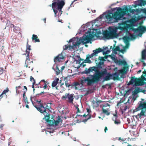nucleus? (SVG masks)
<instances>
[{"label": "nucleus", "mask_w": 146, "mask_h": 146, "mask_svg": "<svg viewBox=\"0 0 146 146\" xmlns=\"http://www.w3.org/2000/svg\"><path fill=\"white\" fill-rule=\"evenodd\" d=\"M138 10V9H133L131 8L128 9L127 7L125 8L124 10L119 8L116 11L113 13L111 11L109 12L106 15L105 17L108 23L117 22L121 19L126 13H130L133 14L135 12H137Z\"/></svg>", "instance_id": "nucleus-1"}, {"label": "nucleus", "mask_w": 146, "mask_h": 146, "mask_svg": "<svg viewBox=\"0 0 146 146\" xmlns=\"http://www.w3.org/2000/svg\"><path fill=\"white\" fill-rule=\"evenodd\" d=\"M103 77V81H108L113 79L114 80L118 79V76L116 73L111 74L110 72H108L107 70V72L106 74L103 75L101 77L97 79H93V77L90 78V77H82V79L80 81L81 84L83 85L86 83L87 86H91L92 84L98 83L102 78Z\"/></svg>", "instance_id": "nucleus-2"}, {"label": "nucleus", "mask_w": 146, "mask_h": 146, "mask_svg": "<svg viewBox=\"0 0 146 146\" xmlns=\"http://www.w3.org/2000/svg\"><path fill=\"white\" fill-rule=\"evenodd\" d=\"M97 66L90 67L89 68H86L82 72V73L88 74L93 71L95 73L93 75H90L89 76L90 78L93 77V79H97L101 77L103 75L106 74L107 72V69L106 68H103L100 71V69L102 68V65H104L103 62L100 61L97 64Z\"/></svg>", "instance_id": "nucleus-3"}, {"label": "nucleus", "mask_w": 146, "mask_h": 146, "mask_svg": "<svg viewBox=\"0 0 146 146\" xmlns=\"http://www.w3.org/2000/svg\"><path fill=\"white\" fill-rule=\"evenodd\" d=\"M34 107L37 110L41 113H43L44 117L43 119H45L49 126L53 125L54 122L53 120L50 119V114L48 113V112L49 109L44 107L41 101H37L36 105L34 106Z\"/></svg>", "instance_id": "nucleus-4"}, {"label": "nucleus", "mask_w": 146, "mask_h": 146, "mask_svg": "<svg viewBox=\"0 0 146 146\" xmlns=\"http://www.w3.org/2000/svg\"><path fill=\"white\" fill-rule=\"evenodd\" d=\"M65 0H54L52 5H49L50 7L52 6L55 17L57 16L56 14L58 11L59 13L60 12V15L62 14L63 12L62 9L65 4Z\"/></svg>", "instance_id": "nucleus-5"}, {"label": "nucleus", "mask_w": 146, "mask_h": 146, "mask_svg": "<svg viewBox=\"0 0 146 146\" xmlns=\"http://www.w3.org/2000/svg\"><path fill=\"white\" fill-rule=\"evenodd\" d=\"M109 30H106L103 33L104 37L106 39H113L117 37L118 35L117 33V29L116 28H112L110 27Z\"/></svg>", "instance_id": "nucleus-6"}, {"label": "nucleus", "mask_w": 146, "mask_h": 146, "mask_svg": "<svg viewBox=\"0 0 146 146\" xmlns=\"http://www.w3.org/2000/svg\"><path fill=\"white\" fill-rule=\"evenodd\" d=\"M69 42L72 43V45L70 44L65 45L63 47L64 50H66L68 49L69 50L72 51L75 50V48H76L80 44V42L78 41V39L76 38L70 39Z\"/></svg>", "instance_id": "nucleus-7"}, {"label": "nucleus", "mask_w": 146, "mask_h": 146, "mask_svg": "<svg viewBox=\"0 0 146 146\" xmlns=\"http://www.w3.org/2000/svg\"><path fill=\"white\" fill-rule=\"evenodd\" d=\"M102 51L103 50L100 48L96 49L95 50H93V53L90 55L89 54L87 55L86 59L84 60V61L81 63L80 65H82L83 67H84L86 66V64H84V63H91L92 62L90 60V58H91L94 56H97L98 53L102 52Z\"/></svg>", "instance_id": "nucleus-8"}, {"label": "nucleus", "mask_w": 146, "mask_h": 146, "mask_svg": "<svg viewBox=\"0 0 146 146\" xmlns=\"http://www.w3.org/2000/svg\"><path fill=\"white\" fill-rule=\"evenodd\" d=\"M94 35L91 34L87 35L86 36H83L82 38L78 39V41L80 42V44L82 43L83 44L88 43L93 37Z\"/></svg>", "instance_id": "nucleus-9"}, {"label": "nucleus", "mask_w": 146, "mask_h": 146, "mask_svg": "<svg viewBox=\"0 0 146 146\" xmlns=\"http://www.w3.org/2000/svg\"><path fill=\"white\" fill-rule=\"evenodd\" d=\"M74 95L73 94H70L69 93H66L64 95L62 96V99L66 100L68 102L73 103Z\"/></svg>", "instance_id": "nucleus-10"}, {"label": "nucleus", "mask_w": 146, "mask_h": 146, "mask_svg": "<svg viewBox=\"0 0 146 146\" xmlns=\"http://www.w3.org/2000/svg\"><path fill=\"white\" fill-rule=\"evenodd\" d=\"M140 80V79L135 78V77H132L131 80L128 83V85L133 84H134L136 86L143 85V83H140L139 81Z\"/></svg>", "instance_id": "nucleus-11"}, {"label": "nucleus", "mask_w": 146, "mask_h": 146, "mask_svg": "<svg viewBox=\"0 0 146 146\" xmlns=\"http://www.w3.org/2000/svg\"><path fill=\"white\" fill-rule=\"evenodd\" d=\"M29 56L27 55L25 63V66L26 68L28 67L30 68L32 67L33 66V61L29 59Z\"/></svg>", "instance_id": "nucleus-12"}, {"label": "nucleus", "mask_w": 146, "mask_h": 146, "mask_svg": "<svg viewBox=\"0 0 146 146\" xmlns=\"http://www.w3.org/2000/svg\"><path fill=\"white\" fill-rule=\"evenodd\" d=\"M64 56L62 54H59L57 56H56L54 59L55 62H58L61 61L62 60L64 59Z\"/></svg>", "instance_id": "nucleus-13"}, {"label": "nucleus", "mask_w": 146, "mask_h": 146, "mask_svg": "<svg viewBox=\"0 0 146 146\" xmlns=\"http://www.w3.org/2000/svg\"><path fill=\"white\" fill-rule=\"evenodd\" d=\"M31 50V46L28 44V42H27L26 45V53L25 54V55H27L28 56H29V55L31 56H32V53H30V51Z\"/></svg>", "instance_id": "nucleus-14"}, {"label": "nucleus", "mask_w": 146, "mask_h": 146, "mask_svg": "<svg viewBox=\"0 0 146 146\" xmlns=\"http://www.w3.org/2000/svg\"><path fill=\"white\" fill-rule=\"evenodd\" d=\"M133 31L135 33L139 31L143 32L146 31V28L143 26H139L137 29H134Z\"/></svg>", "instance_id": "nucleus-15"}, {"label": "nucleus", "mask_w": 146, "mask_h": 146, "mask_svg": "<svg viewBox=\"0 0 146 146\" xmlns=\"http://www.w3.org/2000/svg\"><path fill=\"white\" fill-rule=\"evenodd\" d=\"M9 91V90L8 88H7L6 90H4L2 94L0 95V98H1L3 97H5V98H6L7 96L6 94Z\"/></svg>", "instance_id": "nucleus-16"}, {"label": "nucleus", "mask_w": 146, "mask_h": 146, "mask_svg": "<svg viewBox=\"0 0 146 146\" xmlns=\"http://www.w3.org/2000/svg\"><path fill=\"white\" fill-rule=\"evenodd\" d=\"M141 90L139 88L137 87L135 88L133 92V94L135 95L137 94L138 93L140 92H144L145 91L144 90L142 91H141Z\"/></svg>", "instance_id": "nucleus-17"}, {"label": "nucleus", "mask_w": 146, "mask_h": 146, "mask_svg": "<svg viewBox=\"0 0 146 146\" xmlns=\"http://www.w3.org/2000/svg\"><path fill=\"white\" fill-rule=\"evenodd\" d=\"M59 80V79L58 78H56V79L53 81L52 84V87H55L57 84L58 83V82Z\"/></svg>", "instance_id": "nucleus-18"}, {"label": "nucleus", "mask_w": 146, "mask_h": 146, "mask_svg": "<svg viewBox=\"0 0 146 146\" xmlns=\"http://www.w3.org/2000/svg\"><path fill=\"white\" fill-rule=\"evenodd\" d=\"M32 38V40L33 41L34 40L35 42H39L40 41L39 39L38 38V36L34 34L33 35Z\"/></svg>", "instance_id": "nucleus-19"}, {"label": "nucleus", "mask_w": 146, "mask_h": 146, "mask_svg": "<svg viewBox=\"0 0 146 146\" xmlns=\"http://www.w3.org/2000/svg\"><path fill=\"white\" fill-rule=\"evenodd\" d=\"M112 120L114 121V123L117 125H118L121 123L120 120L117 119V118L115 117H113Z\"/></svg>", "instance_id": "nucleus-20"}, {"label": "nucleus", "mask_w": 146, "mask_h": 146, "mask_svg": "<svg viewBox=\"0 0 146 146\" xmlns=\"http://www.w3.org/2000/svg\"><path fill=\"white\" fill-rule=\"evenodd\" d=\"M130 138L129 137L125 138L122 139L121 140L124 142V143H127L128 144L127 146H133L132 145L129 144V143H127V141H129L130 140Z\"/></svg>", "instance_id": "nucleus-21"}, {"label": "nucleus", "mask_w": 146, "mask_h": 146, "mask_svg": "<svg viewBox=\"0 0 146 146\" xmlns=\"http://www.w3.org/2000/svg\"><path fill=\"white\" fill-rule=\"evenodd\" d=\"M146 57V50H143L142 52V60L145 59Z\"/></svg>", "instance_id": "nucleus-22"}, {"label": "nucleus", "mask_w": 146, "mask_h": 146, "mask_svg": "<svg viewBox=\"0 0 146 146\" xmlns=\"http://www.w3.org/2000/svg\"><path fill=\"white\" fill-rule=\"evenodd\" d=\"M30 80L31 82L33 81L32 88H33V90L34 91L35 90V89H34V85L35 83V81L34 78L32 76H31L30 77Z\"/></svg>", "instance_id": "nucleus-23"}, {"label": "nucleus", "mask_w": 146, "mask_h": 146, "mask_svg": "<svg viewBox=\"0 0 146 146\" xmlns=\"http://www.w3.org/2000/svg\"><path fill=\"white\" fill-rule=\"evenodd\" d=\"M13 31L15 33H19L20 28L18 27L15 26L13 29Z\"/></svg>", "instance_id": "nucleus-24"}, {"label": "nucleus", "mask_w": 146, "mask_h": 146, "mask_svg": "<svg viewBox=\"0 0 146 146\" xmlns=\"http://www.w3.org/2000/svg\"><path fill=\"white\" fill-rule=\"evenodd\" d=\"M102 113L106 114L107 115H109L110 114V112L108 111V110L104 109L103 108L102 109Z\"/></svg>", "instance_id": "nucleus-25"}, {"label": "nucleus", "mask_w": 146, "mask_h": 146, "mask_svg": "<svg viewBox=\"0 0 146 146\" xmlns=\"http://www.w3.org/2000/svg\"><path fill=\"white\" fill-rule=\"evenodd\" d=\"M118 62V64L119 65H125L127 64V63L126 62L125 60H119Z\"/></svg>", "instance_id": "nucleus-26"}, {"label": "nucleus", "mask_w": 146, "mask_h": 146, "mask_svg": "<svg viewBox=\"0 0 146 146\" xmlns=\"http://www.w3.org/2000/svg\"><path fill=\"white\" fill-rule=\"evenodd\" d=\"M141 79L140 80V81H141L140 83H143V84H146V82H144L143 81H146V78H145L144 76H143V75H142L141 76Z\"/></svg>", "instance_id": "nucleus-27"}, {"label": "nucleus", "mask_w": 146, "mask_h": 146, "mask_svg": "<svg viewBox=\"0 0 146 146\" xmlns=\"http://www.w3.org/2000/svg\"><path fill=\"white\" fill-rule=\"evenodd\" d=\"M23 73L22 72H17L15 73V76L17 77H21Z\"/></svg>", "instance_id": "nucleus-28"}, {"label": "nucleus", "mask_w": 146, "mask_h": 146, "mask_svg": "<svg viewBox=\"0 0 146 146\" xmlns=\"http://www.w3.org/2000/svg\"><path fill=\"white\" fill-rule=\"evenodd\" d=\"M55 72H56V74L57 75H58L60 73V71L58 65H56V66Z\"/></svg>", "instance_id": "nucleus-29"}, {"label": "nucleus", "mask_w": 146, "mask_h": 146, "mask_svg": "<svg viewBox=\"0 0 146 146\" xmlns=\"http://www.w3.org/2000/svg\"><path fill=\"white\" fill-rule=\"evenodd\" d=\"M129 39V36H125L123 38L124 42H129L128 40Z\"/></svg>", "instance_id": "nucleus-30"}, {"label": "nucleus", "mask_w": 146, "mask_h": 146, "mask_svg": "<svg viewBox=\"0 0 146 146\" xmlns=\"http://www.w3.org/2000/svg\"><path fill=\"white\" fill-rule=\"evenodd\" d=\"M80 85V84L78 82H74L72 85L73 86H74L75 87V88L76 89H77V88L76 87V86H78Z\"/></svg>", "instance_id": "nucleus-31"}, {"label": "nucleus", "mask_w": 146, "mask_h": 146, "mask_svg": "<svg viewBox=\"0 0 146 146\" xmlns=\"http://www.w3.org/2000/svg\"><path fill=\"white\" fill-rule=\"evenodd\" d=\"M138 2H140L139 4V5H144L145 4V2L143 0H139Z\"/></svg>", "instance_id": "nucleus-32"}, {"label": "nucleus", "mask_w": 146, "mask_h": 146, "mask_svg": "<svg viewBox=\"0 0 146 146\" xmlns=\"http://www.w3.org/2000/svg\"><path fill=\"white\" fill-rule=\"evenodd\" d=\"M98 60H100V61L103 62H104V61H105L104 57H101L100 56L99 57Z\"/></svg>", "instance_id": "nucleus-33"}, {"label": "nucleus", "mask_w": 146, "mask_h": 146, "mask_svg": "<svg viewBox=\"0 0 146 146\" xmlns=\"http://www.w3.org/2000/svg\"><path fill=\"white\" fill-rule=\"evenodd\" d=\"M120 47L119 46H116L115 48H113L112 49V51L113 50L114 51H119L120 50Z\"/></svg>", "instance_id": "nucleus-34"}, {"label": "nucleus", "mask_w": 146, "mask_h": 146, "mask_svg": "<svg viewBox=\"0 0 146 146\" xmlns=\"http://www.w3.org/2000/svg\"><path fill=\"white\" fill-rule=\"evenodd\" d=\"M79 105L78 104H76L74 106V107L75 108L77 109V111L76 112V113H80V111L79 110V109L78 108Z\"/></svg>", "instance_id": "nucleus-35"}, {"label": "nucleus", "mask_w": 146, "mask_h": 146, "mask_svg": "<svg viewBox=\"0 0 146 146\" xmlns=\"http://www.w3.org/2000/svg\"><path fill=\"white\" fill-rule=\"evenodd\" d=\"M24 98V101L26 103H27V104H29V102H28V100H27V97H25V98Z\"/></svg>", "instance_id": "nucleus-36"}, {"label": "nucleus", "mask_w": 146, "mask_h": 146, "mask_svg": "<svg viewBox=\"0 0 146 146\" xmlns=\"http://www.w3.org/2000/svg\"><path fill=\"white\" fill-rule=\"evenodd\" d=\"M146 15V9L144 8L143 9H142L141 10Z\"/></svg>", "instance_id": "nucleus-37"}, {"label": "nucleus", "mask_w": 146, "mask_h": 146, "mask_svg": "<svg viewBox=\"0 0 146 146\" xmlns=\"http://www.w3.org/2000/svg\"><path fill=\"white\" fill-rule=\"evenodd\" d=\"M91 117V115H90L89 116V117L87 119H84L83 121H82V122H85L86 121H87L90 119Z\"/></svg>", "instance_id": "nucleus-38"}, {"label": "nucleus", "mask_w": 146, "mask_h": 146, "mask_svg": "<svg viewBox=\"0 0 146 146\" xmlns=\"http://www.w3.org/2000/svg\"><path fill=\"white\" fill-rule=\"evenodd\" d=\"M125 46L124 47L125 48H128L129 46V42H127Z\"/></svg>", "instance_id": "nucleus-39"}, {"label": "nucleus", "mask_w": 146, "mask_h": 146, "mask_svg": "<svg viewBox=\"0 0 146 146\" xmlns=\"http://www.w3.org/2000/svg\"><path fill=\"white\" fill-rule=\"evenodd\" d=\"M143 18V17H142L141 16H137V20H140L141 19H142Z\"/></svg>", "instance_id": "nucleus-40"}, {"label": "nucleus", "mask_w": 146, "mask_h": 146, "mask_svg": "<svg viewBox=\"0 0 146 146\" xmlns=\"http://www.w3.org/2000/svg\"><path fill=\"white\" fill-rule=\"evenodd\" d=\"M4 71L3 68H2L0 70V75L2 74L3 73Z\"/></svg>", "instance_id": "nucleus-41"}, {"label": "nucleus", "mask_w": 146, "mask_h": 146, "mask_svg": "<svg viewBox=\"0 0 146 146\" xmlns=\"http://www.w3.org/2000/svg\"><path fill=\"white\" fill-rule=\"evenodd\" d=\"M87 112H88V113L87 114L88 115L91 112V111L90 110V109L88 108H87L86 109Z\"/></svg>", "instance_id": "nucleus-42"}, {"label": "nucleus", "mask_w": 146, "mask_h": 146, "mask_svg": "<svg viewBox=\"0 0 146 146\" xmlns=\"http://www.w3.org/2000/svg\"><path fill=\"white\" fill-rule=\"evenodd\" d=\"M144 32V31L141 32V31H139V33L138 34V36H141L142 34Z\"/></svg>", "instance_id": "nucleus-43"}, {"label": "nucleus", "mask_w": 146, "mask_h": 146, "mask_svg": "<svg viewBox=\"0 0 146 146\" xmlns=\"http://www.w3.org/2000/svg\"><path fill=\"white\" fill-rule=\"evenodd\" d=\"M46 83H44V86L43 87V88H44V89H45L47 87V86Z\"/></svg>", "instance_id": "nucleus-44"}, {"label": "nucleus", "mask_w": 146, "mask_h": 146, "mask_svg": "<svg viewBox=\"0 0 146 146\" xmlns=\"http://www.w3.org/2000/svg\"><path fill=\"white\" fill-rule=\"evenodd\" d=\"M102 102V101L101 100H98L96 102L98 106L99 105V104L101 103Z\"/></svg>", "instance_id": "nucleus-45"}, {"label": "nucleus", "mask_w": 146, "mask_h": 146, "mask_svg": "<svg viewBox=\"0 0 146 146\" xmlns=\"http://www.w3.org/2000/svg\"><path fill=\"white\" fill-rule=\"evenodd\" d=\"M21 88V86H16L15 88H16V92H17H17H19V91H18L17 90Z\"/></svg>", "instance_id": "nucleus-46"}, {"label": "nucleus", "mask_w": 146, "mask_h": 146, "mask_svg": "<svg viewBox=\"0 0 146 146\" xmlns=\"http://www.w3.org/2000/svg\"><path fill=\"white\" fill-rule=\"evenodd\" d=\"M54 121L55 122V124L56 125H57L59 123V121H55V120H54Z\"/></svg>", "instance_id": "nucleus-47"}, {"label": "nucleus", "mask_w": 146, "mask_h": 146, "mask_svg": "<svg viewBox=\"0 0 146 146\" xmlns=\"http://www.w3.org/2000/svg\"><path fill=\"white\" fill-rule=\"evenodd\" d=\"M113 115L114 117H115L116 118H117V113L116 112V111L115 113L113 114Z\"/></svg>", "instance_id": "nucleus-48"}, {"label": "nucleus", "mask_w": 146, "mask_h": 146, "mask_svg": "<svg viewBox=\"0 0 146 146\" xmlns=\"http://www.w3.org/2000/svg\"><path fill=\"white\" fill-rule=\"evenodd\" d=\"M143 60H141V62H143V66H146V63L144 62V61Z\"/></svg>", "instance_id": "nucleus-49"}, {"label": "nucleus", "mask_w": 146, "mask_h": 146, "mask_svg": "<svg viewBox=\"0 0 146 146\" xmlns=\"http://www.w3.org/2000/svg\"><path fill=\"white\" fill-rule=\"evenodd\" d=\"M127 106H125L124 109H123L124 111H125L127 109Z\"/></svg>", "instance_id": "nucleus-50"}, {"label": "nucleus", "mask_w": 146, "mask_h": 146, "mask_svg": "<svg viewBox=\"0 0 146 146\" xmlns=\"http://www.w3.org/2000/svg\"><path fill=\"white\" fill-rule=\"evenodd\" d=\"M125 51L124 49H120V50L119 51V52H121V53H123L124 51Z\"/></svg>", "instance_id": "nucleus-51"}, {"label": "nucleus", "mask_w": 146, "mask_h": 146, "mask_svg": "<svg viewBox=\"0 0 146 146\" xmlns=\"http://www.w3.org/2000/svg\"><path fill=\"white\" fill-rule=\"evenodd\" d=\"M26 92L25 91H24L23 94V98H25V94Z\"/></svg>", "instance_id": "nucleus-52"}, {"label": "nucleus", "mask_w": 146, "mask_h": 146, "mask_svg": "<svg viewBox=\"0 0 146 146\" xmlns=\"http://www.w3.org/2000/svg\"><path fill=\"white\" fill-rule=\"evenodd\" d=\"M65 85L66 86H67L68 87H70V84H68V83H67L66 82H65Z\"/></svg>", "instance_id": "nucleus-53"}, {"label": "nucleus", "mask_w": 146, "mask_h": 146, "mask_svg": "<svg viewBox=\"0 0 146 146\" xmlns=\"http://www.w3.org/2000/svg\"><path fill=\"white\" fill-rule=\"evenodd\" d=\"M119 60H118L117 59H115L114 60L115 62L116 63H118V62Z\"/></svg>", "instance_id": "nucleus-54"}, {"label": "nucleus", "mask_w": 146, "mask_h": 146, "mask_svg": "<svg viewBox=\"0 0 146 146\" xmlns=\"http://www.w3.org/2000/svg\"><path fill=\"white\" fill-rule=\"evenodd\" d=\"M10 27L11 28L13 27V28H14L15 26L13 24H11V25H10Z\"/></svg>", "instance_id": "nucleus-55"}, {"label": "nucleus", "mask_w": 146, "mask_h": 146, "mask_svg": "<svg viewBox=\"0 0 146 146\" xmlns=\"http://www.w3.org/2000/svg\"><path fill=\"white\" fill-rule=\"evenodd\" d=\"M108 130L107 128L106 127H105L104 129V131L105 133H106V131Z\"/></svg>", "instance_id": "nucleus-56"}, {"label": "nucleus", "mask_w": 146, "mask_h": 146, "mask_svg": "<svg viewBox=\"0 0 146 146\" xmlns=\"http://www.w3.org/2000/svg\"><path fill=\"white\" fill-rule=\"evenodd\" d=\"M44 93V92H41L40 93L38 94V95H41L42 94H43Z\"/></svg>", "instance_id": "nucleus-57"}, {"label": "nucleus", "mask_w": 146, "mask_h": 146, "mask_svg": "<svg viewBox=\"0 0 146 146\" xmlns=\"http://www.w3.org/2000/svg\"><path fill=\"white\" fill-rule=\"evenodd\" d=\"M24 89H26V91H25L27 92V87L26 86H24Z\"/></svg>", "instance_id": "nucleus-58"}, {"label": "nucleus", "mask_w": 146, "mask_h": 146, "mask_svg": "<svg viewBox=\"0 0 146 146\" xmlns=\"http://www.w3.org/2000/svg\"><path fill=\"white\" fill-rule=\"evenodd\" d=\"M44 82V83H47V82L46 81H45L44 80H42L40 82Z\"/></svg>", "instance_id": "nucleus-59"}, {"label": "nucleus", "mask_w": 146, "mask_h": 146, "mask_svg": "<svg viewBox=\"0 0 146 146\" xmlns=\"http://www.w3.org/2000/svg\"><path fill=\"white\" fill-rule=\"evenodd\" d=\"M77 1V0H74L72 2V3H71V5H72L73 3L75 2V1Z\"/></svg>", "instance_id": "nucleus-60"}, {"label": "nucleus", "mask_w": 146, "mask_h": 146, "mask_svg": "<svg viewBox=\"0 0 146 146\" xmlns=\"http://www.w3.org/2000/svg\"><path fill=\"white\" fill-rule=\"evenodd\" d=\"M107 52V51H106V52H103V54H107L108 53Z\"/></svg>", "instance_id": "nucleus-61"}, {"label": "nucleus", "mask_w": 146, "mask_h": 146, "mask_svg": "<svg viewBox=\"0 0 146 146\" xmlns=\"http://www.w3.org/2000/svg\"><path fill=\"white\" fill-rule=\"evenodd\" d=\"M26 107L27 108H29V105H27V104L26 105Z\"/></svg>", "instance_id": "nucleus-62"}, {"label": "nucleus", "mask_w": 146, "mask_h": 146, "mask_svg": "<svg viewBox=\"0 0 146 146\" xmlns=\"http://www.w3.org/2000/svg\"><path fill=\"white\" fill-rule=\"evenodd\" d=\"M131 37V38H134L133 37V36L132 35H130Z\"/></svg>", "instance_id": "nucleus-63"}, {"label": "nucleus", "mask_w": 146, "mask_h": 146, "mask_svg": "<svg viewBox=\"0 0 146 146\" xmlns=\"http://www.w3.org/2000/svg\"><path fill=\"white\" fill-rule=\"evenodd\" d=\"M141 71V70H139L138 72H137V73L138 74H139V73H140Z\"/></svg>", "instance_id": "nucleus-64"}]
</instances>
